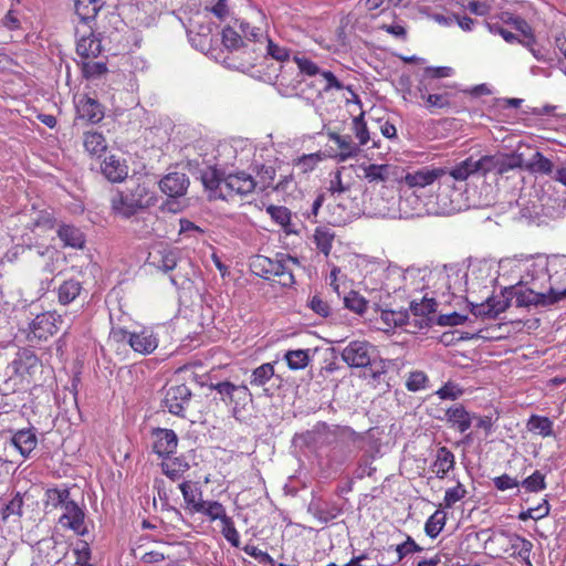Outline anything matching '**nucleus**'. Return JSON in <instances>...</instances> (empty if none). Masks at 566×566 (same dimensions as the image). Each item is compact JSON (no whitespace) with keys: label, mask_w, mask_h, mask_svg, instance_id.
I'll list each match as a JSON object with an SVG mask.
<instances>
[{"label":"nucleus","mask_w":566,"mask_h":566,"mask_svg":"<svg viewBox=\"0 0 566 566\" xmlns=\"http://www.w3.org/2000/svg\"><path fill=\"white\" fill-rule=\"evenodd\" d=\"M298 264L295 258L277 253L274 259L265 255H253L250 259V270L253 274L283 287H291L295 283L293 266Z\"/></svg>","instance_id":"1"},{"label":"nucleus","mask_w":566,"mask_h":566,"mask_svg":"<svg viewBox=\"0 0 566 566\" xmlns=\"http://www.w3.org/2000/svg\"><path fill=\"white\" fill-rule=\"evenodd\" d=\"M222 44L230 51L247 55L244 61L252 54L251 48L256 40L264 38V29L251 25L244 20L235 19L226 25L221 33Z\"/></svg>","instance_id":"2"},{"label":"nucleus","mask_w":566,"mask_h":566,"mask_svg":"<svg viewBox=\"0 0 566 566\" xmlns=\"http://www.w3.org/2000/svg\"><path fill=\"white\" fill-rule=\"evenodd\" d=\"M452 90L427 82L419 81L416 90L407 88L402 93V98L409 103H418L428 109L431 114L440 109L450 108L454 97Z\"/></svg>","instance_id":"3"},{"label":"nucleus","mask_w":566,"mask_h":566,"mask_svg":"<svg viewBox=\"0 0 566 566\" xmlns=\"http://www.w3.org/2000/svg\"><path fill=\"white\" fill-rule=\"evenodd\" d=\"M112 209L126 219L142 209V189L138 179L133 177L126 182L125 189L112 199Z\"/></svg>","instance_id":"4"},{"label":"nucleus","mask_w":566,"mask_h":566,"mask_svg":"<svg viewBox=\"0 0 566 566\" xmlns=\"http://www.w3.org/2000/svg\"><path fill=\"white\" fill-rule=\"evenodd\" d=\"M63 323L62 316L56 311H48L38 314L29 324V340H48L55 335Z\"/></svg>","instance_id":"5"},{"label":"nucleus","mask_w":566,"mask_h":566,"mask_svg":"<svg viewBox=\"0 0 566 566\" xmlns=\"http://www.w3.org/2000/svg\"><path fill=\"white\" fill-rule=\"evenodd\" d=\"M326 136L334 146L326 145L323 151L326 158L337 163H344L350 158H355L360 153L359 145L353 142L352 136L342 135L334 130H327Z\"/></svg>","instance_id":"6"},{"label":"nucleus","mask_w":566,"mask_h":566,"mask_svg":"<svg viewBox=\"0 0 566 566\" xmlns=\"http://www.w3.org/2000/svg\"><path fill=\"white\" fill-rule=\"evenodd\" d=\"M251 52L253 55L248 57L245 61L241 63V67H252L255 65V62L261 56H271L272 59L279 62H285L290 60V49L286 46L279 45L274 43L269 36L266 31L264 30V38L256 40L255 43L251 48Z\"/></svg>","instance_id":"7"},{"label":"nucleus","mask_w":566,"mask_h":566,"mask_svg":"<svg viewBox=\"0 0 566 566\" xmlns=\"http://www.w3.org/2000/svg\"><path fill=\"white\" fill-rule=\"evenodd\" d=\"M340 357L352 368H365L374 361L375 347L367 340H353L342 350Z\"/></svg>","instance_id":"8"},{"label":"nucleus","mask_w":566,"mask_h":566,"mask_svg":"<svg viewBox=\"0 0 566 566\" xmlns=\"http://www.w3.org/2000/svg\"><path fill=\"white\" fill-rule=\"evenodd\" d=\"M548 294L554 303L566 298V255L551 258Z\"/></svg>","instance_id":"9"},{"label":"nucleus","mask_w":566,"mask_h":566,"mask_svg":"<svg viewBox=\"0 0 566 566\" xmlns=\"http://www.w3.org/2000/svg\"><path fill=\"white\" fill-rule=\"evenodd\" d=\"M256 182L254 178L244 172L239 171L229 174L223 177L224 200H232L235 196L244 197L254 191Z\"/></svg>","instance_id":"10"},{"label":"nucleus","mask_w":566,"mask_h":566,"mask_svg":"<svg viewBox=\"0 0 566 566\" xmlns=\"http://www.w3.org/2000/svg\"><path fill=\"white\" fill-rule=\"evenodd\" d=\"M191 397V390L185 384L172 385L165 392L164 406L170 413L184 418Z\"/></svg>","instance_id":"11"},{"label":"nucleus","mask_w":566,"mask_h":566,"mask_svg":"<svg viewBox=\"0 0 566 566\" xmlns=\"http://www.w3.org/2000/svg\"><path fill=\"white\" fill-rule=\"evenodd\" d=\"M448 168L444 167H423L416 171L406 174L405 177L402 178V181L409 188H424L427 186L432 185L436 180L440 179L441 177L446 176Z\"/></svg>","instance_id":"12"},{"label":"nucleus","mask_w":566,"mask_h":566,"mask_svg":"<svg viewBox=\"0 0 566 566\" xmlns=\"http://www.w3.org/2000/svg\"><path fill=\"white\" fill-rule=\"evenodd\" d=\"M146 262L158 270L169 272L177 265V254L172 249L159 243L149 250Z\"/></svg>","instance_id":"13"},{"label":"nucleus","mask_w":566,"mask_h":566,"mask_svg":"<svg viewBox=\"0 0 566 566\" xmlns=\"http://www.w3.org/2000/svg\"><path fill=\"white\" fill-rule=\"evenodd\" d=\"M62 509L64 512L59 518L60 524L74 531L77 535H84L87 532L84 523V511L73 500L65 503Z\"/></svg>","instance_id":"14"},{"label":"nucleus","mask_w":566,"mask_h":566,"mask_svg":"<svg viewBox=\"0 0 566 566\" xmlns=\"http://www.w3.org/2000/svg\"><path fill=\"white\" fill-rule=\"evenodd\" d=\"M77 117L91 123H99L104 118V107L102 104L90 97L88 95H82L75 102Z\"/></svg>","instance_id":"15"},{"label":"nucleus","mask_w":566,"mask_h":566,"mask_svg":"<svg viewBox=\"0 0 566 566\" xmlns=\"http://www.w3.org/2000/svg\"><path fill=\"white\" fill-rule=\"evenodd\" d=\"M358 169L363 172L360 177L368 184L384 186L394 175L395 167L389 164L361 163Z\"/></svg>","instance_id":"16"},{"label":"nucleus","mask_w":566,"mask_h":566,"mask_svg":"<svg viewBox=\"0 0 566 566\" xmlns=\"http://www.w3.org/2000/svg\"><path fill=\"white\" fill-rule=\"evenodd\" d=\"M160 190L170 198H179L186 195L189 179L182 172H169L159 181Z\"/></svg>","instance_id":"17"},{"label":"nucleus","mask_w":566,"mask_h":566,"mask_svg":"<svg viewBox=\"0 0 566 566\" xmlns=\"http://www.w3.org/2000/svg\"><path fill=\"white\" fill-rule=\"evenodd\" d=\"M153 440V450L161 458L172 454L178 446L177 434L170 429L154 430Z\"/></svg>","instance_id":"18"},{"label":"nucleus","mask_w":566,"mask_h":566,"mask_svg":"<svg viewBox=\"0 0 566 566\" xmlns=\"http://www.w3.org/2000/svg\"><path fill=\"white\" fill-rule=\"evenodd\" d=\"M101 172L111 182H120L128 175L126 161L114 154L105 156L101 164Z\"/></svg>","instance_id":"19"},{"label":"nucleus","mask_w":566,"mask_h":566,"mask_svg":"<svg viewBox=\"0 0 566 566\" xmlns=\"http://www.w3.org/2000/svg\"><path fill=\"white\" fill-rule=\"evenodd\" d=\"M88 28L90 34L86 35L84 32L76 43V53L81 60H94L103 50L101 39L94 34L91 27Z\"/></svg>","instance_id":"20"},{"label":"nucleus","mask_w":566,"mask_h":566,"mask_svg":"<svg viewBox=\"0 0 566 566\" xmlns=\"http://www.w3.org/2000/svg\"><path fill=\"white\" fill-rule=\"evenodd\" d=\"M446 420L450 428H453L461 433L468 431L472 423L470 412L461 403H455L447 409Z\"/></svg>","instance_id":"21"},{"label":"nucleus","mask_w":566,"mask_h":566,"mask_svg":"<svg viewBox=\"0 0 566 566\" xmlns=\"http://www.w3.org/2000/svg\"><path fill=\"white\" fill-rule=\"evenodd\" d=\"M316 77V80L308 84V86L314 88L316 97H322L323 94L332 91H343L345 87L332 71L324 70Z\"/></svg>","instance_id":"22"},{"label":"nucleus","mask_w":566,"mask_h":566,"mask_svg":"<svg viewBox=\"0 0 566 566\" xmlns=\"http://www.w3.org/2000/svg\"><path fill=\"white\" fill-rule=\"evenodd\" d=\"M515 303L520 307L548 306L555 304L548 292H536L533 289H521L515 294Z\"/></svg>","instance_id":"23"},{"label":"nucleus","mask_w":566,"mask_h":566,"mask_svg":"<svg viewBox=\"0 0 566 566\" xmlns=\"http://www.w3.org/2000/svg\"><path fill=\"white\" fill-rule=\"evenodd\" d=\"M455 457L447 447H440L437 450L436 458L431 464V470L438 479H443L453 470Z\"/></svg>","instance_id":"24"},{"label":"nucleus","mask_w":566,"mask_h":566,"mask_svg":"<svg viewBox=\"0 0 566 566\" xmlns=\"http://www.w3.org/2000/svg\"><path fill=\"white\" fill-rule=\"evenodd\" d=\"M179 490L186 503V509L190 513L199 512L202 507V503L205 502L202 500V492L200 488L191 481H184L179 484Z\"/></svg>","instance_id":"25"},{"label":"nucleus","mask_w":566,"mask_h":566,"mask_svg":"<svg viewBox=\"0 0 566 566\" xmlns=\"http://www.w3.org/2000/svg\"><path fill=\"white\" fill-rule=\"evenodd\" d=\"M549 268L551 259L536 258L526 264L524 279L527 283L536 285V281L548 277Z\"/></svg>","instance_id":"26"},{"label":"nucleus","mask_w":566,"mask_h":566,"mask_svg":"<svg viewBox=\"0 0 566 566\" xmlns=\"http://www.w3.org/2000/svg\"><path fill=\"white\" fill-rule=\"evenodd\" d=\"M11 443L21 455L28 457L35 449L38 439L31 429H23L12 436Z\"/></svg>","instance_id":"27"},{"label":"nucleus","mask_w":566,"mask_h":566,"mask_svg":"<svg viewBox=\"0 0 566 566\" xmlns=\"http://www.w3.org/2000/svg\"><path fill=\"white\" fill-rule=\"evenodd\" d=\"M83 146L90 156L101 157L107 149V142L102 133L88 130L83 135Z\"/></svg>","instance_id":"28"},{"label":"nucleus","mask_w":566,"mask_h":566,"mask_svg":"<svg viewBox=\"0 0 566 566\" xmlns=\"http://www.w3.org/2000/svg\"><path fill=\"white\" fill-rule=\"evenodd\" d=\"M57 235L60 240L63 242L64 247H70L73 249H82L85 243V238L83 232L72 224H62L57 230Z\"/></svg>","instance_id":"29"},{"label":"nucleus","mask_w":566,"mask_h":566,"mask_svg":"<svg viewBox=\"0 0 566 566\" xmlns=\"http://www.w3.org/2000/svg\"><path fill=\"white\" fill-rule=\"evenodd\" d=\"M188 469L189 463L184 458L170 455L163 458V473L172 481L180 479Z\"/></svg>","instance_id":"30"},{"label":"nucleus","mask_w":566,"mask_h":566,"mask_svg":"<svg viewBox=\"0 0 566 566\" xmlns=\"http://www.w3.org/2000/svg\"><path fill=\"white\" fill-rule=\"evenodd\" d=\"M83 290V285L75 279L65 280L57 287V301L61 305H69L75 301Z\"/></svg>","instance_id":"31"},{"label":"nucleus","mask_w":566,"mask_h":566,"mask_svg":"<svg viewBox=\"0 0 566 566\" xmlns=\"http://www.w3.org/2000/svg\"><path fill=\"white\" fill-rule=\"evenodd\" d=\"M101 8V0H74L75 13L83 24L94 21Z\"/></svg>","instance_id":"32"},{"label":"nucleus","mask_w":566,"mask_h":566,"mask_svg":"<svg viewBox=\"0 0 566 566\" xmlns=\"http://www.w3.org/2000/svg\"><path fill=\"white\" fill-rule=\"evenodd\" d=\"M202 184L210 191V198L224 200L223 178L216 169H209L201 176Z\"/></svg>","instance_id":"33"},{"label":"nucleus","mask_w":566,"mask_h":566,"mask_svg":"<svg viewBox=\"0 0 566 566\" xmlns=\"http://www.w3.org/2000/svg\"><path fill=\"white\" fill-rule=\"evenodd\" d=\"M39 366L40 361L36 355L27 349L20 352L13 360L14 370L21 376L25 374L31 375Z\"/></svg>","instance_id":"34"},{"label":"nucleus","mask_w":566,"mask_h":566,"mask_svg":"<svg viewBox=\"0 0 566 566\" xmlns=\"http://www.w3.org/2000/svg\"><path fill=\"white\" fill-rule=\"evenodd\" d=\"M313 240L316 249L325 256H328L335 240V232L326 226H319L314 231Z\"/></svg>","instance_id":"35"},{"label":"nucleus","mask_w":566,"mask_h":566,"mask_svg":"<svg viewBox=\"0 0 566 566\" xmlns=\"http://www.w3.org/2000/svg\"><path fill=\"white\" fill-rule=\"evenodd\" d=\"M166 12V0H144V13L147 15L144 25L150 27L156 24L160 17Z\"/></svg>","instance_id":"36"},{"label":"nucleus","mask_w":566,"mask_h":566,"mask_svg":"<svg viewBox=\"0 0 566 566\" xmlns=\"http://www.w3.org/2000/svg\"><path fill=\"white\" fill-rule=\"evenodd\" d=\"M70 495H71V493L67 488L48 489L44 494V505L46 509H50V510H56L57 507H63L65 505V503L71 501Z\"/></svg>","instance_id":"37"},{"label":"nucleus","mask_w":566,"mask_h":566,"mask_svg":"<svg viewBox=\"0 0 566 566\" xmlns=\"http://www.w3.org/2000/svg\"><path fill=\"white\" fill-rule=\"evenodd\" d=\"M325 158L326 157L323 151L304 154L293 160V166L298 170L300 174H308L316 169L318 164Z\"/></svg>","instance_id":"38"},{"label":"nucleus","mask_w":566,"mask_h":566,"mask_svg":"<svg viewBox=\"0 0 566 566\" xmlns=\"http://www.w3.org/2000/svg\"><path fill=\"white\" fill-rule=\"evenodd\" d=\"M265 211L275 223H277L279 226H281L283 228V230L286 233L292 232V229H291L292 213L289 208H286L284 206L269 205L266 207Z\"/></svg>","instance_id":"39"},{"label":"nucleus","mask_w":566,"mask_h":566,"mask_svg":"<svg viewBox=\"0 0 566 566\" xmlns=\"http://www.w3.org/2000/svg\"><path fill=\"white\" fill-rule=\"evenodd\" d=\"M293 61L297 66L298 74L307 77H316L324 70H321L318 64L314 62L312 59L307 57L305 54L297 52L293 56Z\"/></svg>","instance_id":"40"},{"label":"nucleus","mask_w":566,"mask_h":566,"mask_svg":"<svg viewBox=\"0 0 566 566\" xmlns=\"http://www.w3.org/2000/svg\"><path fill=\"white\" fill-rule=\"evenodd\" d=\"M527 429L537 432L543 438L552 437L554 434V423L545 416L532 415L527 420Z\"/></svg>","instance_id":"41"},{"label":"nucleus","mask_w":566,"mask_h":566,"mask_svg":"<svg viewBox=\"0 0 566 566\" xmlns=\"http://www.w3.org/2000/svg\"><path fill=\"white\" fill-rule=\"evenodd\" d=\"M507 304L502 301L489 298L486 303L475 305L472 310L475 316L495 318L500 313L504 312Z\"/></svg>","instance_id":"42"},{"label":"nucleus","mask_w":566,"mask_h":566,"mask_svg":"<svg viewBox=\"0 0 566 566\" xmlns=\"http://www.w3.org/2000/svg\"><path fill=\"white\" fill-rule=\"evenodd\" d=\"M447 514L442 510H437L424 523V533L430 538H436L444 528Z\"/></svg>","instance_id":"43"},{"label":"nucleus","mask_w":566,"mask_h":566,"mask_svg":"<svg viewBox=\"0 0 566 566\" xmlns=\"http://www.w3.org/2000/svg\"><path fill=\"white\" fill-rule=\"evenodd\" d=\"M511 547L514 549L515 554L527 564H531V553L533 549V543L525 537L513 534L510 536Z\"/></svg>","instance_id":"44"},{"label":"nucleus","mask_w":566,"mask_h":566,"mask_svg":"<svg viewBox=\"0 0 566 566\" xmlns=\"http://www.w3.org/2000/svg\"><path fill=\"white\" fill-rule=\"evenodd\" d=\"M284 359L290 369H304L310 363V353L308 349L287 350L284 355Z\"/></svg>","instance_id":"45"},{"label":"nucleus","mask_w":566,"mask_h":566,"mask_svg":"<svg viewBox=\"0 0 566 566\" xmlns=\"http://www.w3.org/2000/svg\"><path fill=\"white\" fill-rule=\"evenodd\" d=\"M496 156V174L503 175L522 167L523 158L518 154H503Z\"/></svg>","instance_id":"46"},{"label":"nucleus","mask_w":566,"mask_h":566,"mask_svg":"<svg viewBox=\"0 0 566 566\" xmlns=\"http://www.w3.org/2000/svg\"><path fill=\"white\" fill-rule=\"evenodd\" d=\"M307 307L313 311L316 315L322 318H328L332 316L333 310L327 300H325L322 293L316 292L308 297Z\"/></svg>","instance_id":"47"},{"label":"nucleus","mask_w":566,"mask_h":566,"mask_svg":"<svg viewBox=\"0 0 566 566\" xmlns=\"http://www.w3.org/2000/svg\"><path fill=\"white\" fill-rule=\"evenodd\" d=\"M198 513L206 515L210 522L224 521L229 517L226 507L218 501H205Z\"/></svg>","instance_id":"48"},{"label":"nucleus","mask_w":566,"mask_h":566,"mask_svg":"<svg viewBox=\"0 0 566 566\" xmlns=\"http://www.w3.org/2000/svg\"><path fill=\"white\" fill-rule=\"evenodd\" d=\"M473 157H469L461 163L457 164L451 169H448L447 175L457 181H465L471 175H474Z\"/></svg>","instance_id":"49"},{"label":"nucleus","mask_w":566,"mask_h":566,"mask_svg":"<svg viewBox=\"0 0 566 566\" xmlns=\"http://www.w3.org/2000/svg\"><path fill=\"white\" fill-rule=\"evenodd\" d=\"M352 132L358 140L356 145H359V148L366 146L370 140V135L367 124L365 122L364 113H360L359 115L354 117L352 123Z\"/></svg>","instance_id":"50"},{"label":"nucleus","mask_w":566,"mask_h":566,"mask_svg":"<svg viewBox=\"0 0 566 566\" xmlns=\"http://www.w3.org/2000/svg\"><path fill=\"white\" fill-rule=\"evenodd\" d=\"M409 315L406 310H382L380 317L387 327H397L407 324Z\"/></svg>","instance_id":"51"},{"label":"nucleus","mask_w":566,"mask_h":566,"mask_svg":"<svg viewBox=\"0 0 566 566\" xmlns=\"http://www.w3.org/2000/svg\"><path fill=\"white\" fill-rule=\"evenodd\" d=\"M344 306L358 315H363L367 311L368 301L358 292L350 291L344 297Z\"/></svg>","instance_id":"52"},{"label":"nucleus","mask_w":566,"mask_h":566,"mask_svg":"<svg viewBox=\"0 0 566 566\" xmlns=\"http://www.w3.org/2000/svg\"><path fill=\"white\" fill-rule=\"evenodd\" d=\"M554 165L551 159L545 157L541 151H536L531 163L528 164V169L532 172L541 174V175H549L553 172Z\"/></svg>","instance_id":"53"},{"label":"nucleus","mask_w":566,"mask_h":566,"mask_svg":"<svg viewBox=\"0 0 566 566\" xmlns=\"http://www.w3.org/2000/svg\"><path fill=\"white\" fill-rule=\"evenodd\" d=\"M405 537L406 538L402 543L397 544L395 546V552L397 554V563L401 562L407 556L415 553H420L423 549L419 544L416 543V541L410 535L405 534Z\"/></svg>","instance_id":"54"},{"label":"nucleus","mask_w":566,"mask_h":566,"mask_svg":"<svg viewBox=\"0 0 566 566\" xmlns=\"http://www.w3.org/2000/svg\"><path fill=\"white\" fill-rule=\"evenodd\" d=\"M274 375V366L271 363L262 364L256 367L251 375L250 384L252 386L265 385Z\"/></svg>","instance_id":"55"},{"label":"nucleus","mask_w":566,"mask_h":566,"mask_svg":"<svg viewBox=\"0 0 566 566\" xmlns=\"http://www.w3.org/2000/svg\"><path fill=\"white\" fill-rule=\"evenodd\" d=\"M429 378L422 370L410 371L406 378L405 386L407 390L416 392L427 388Z\"/></svg>","instance_id":"56"},{"label":"nucleus","mask_w":566,"mask_h":566,"mask_svg":"<svg viewBox=\"0 0 566 566\" xmlns=\"http://www.w3.org/2000/svg\"><path fill=\"white\" fill-rule=\"evenodd\" d=\"M468 494L465 486L458 482L454 486L446 490L443 497V506L446 509H451L455 503L463 500Z\"/></svg>","instance_id":"57"},{"label":"nucleus","mask_w":566,"mask_h":566,"mask_svg":"<svg viewBox=\"0 0 566 566\" xmlns=\"http://www.w3.org/2000/svg\"><path fill=\"white\" fill-rule=\"evenodd\" d=\"M437 310V302L433 298L423 297L420 302L412 301L410 303V312L415 316L427 317Z\"/></svg>","instance_id":"58"},{"label":"nucleus","mask_w":566,"mask_h":566,"mask_svg":"<svg viewBox=\"0 0 566 566\" xmlns=\"http://www.w3.org/2000/svg\"><path fill=\"white\" fill-rule=\"evenodd\" d=\"M350 172V167L340 166L335 171L334 178L331 180L329 190L332 193H343L349 190L348 184H345V176Z\"/></svg>","instance_id":"59"},{"label":"nucleus","mask_w":566,"mask_h":566,"mask_svg":"<svg viewBox=\"0 0 566 566\" xmlns=\"http://www.w3.org/2000/svg\"><path fill=\"white\" fill-rule=\"evenodd\" d=\"M23 509V496L20 492H17L15 495L9 501V503L2 509L1 518L2 521H7L11 515L22 516Z\"/></svg>","instance_id":"60"},{"label":"nucleus","mask_w":566,"mask_h":566,"mask_svg":"<svg viewBox=\"0 0 566 566\" xmlns=\"http://www.w3.org/2000/svg\"><path fill=\"white\" fill-rule=\"evenodd\" d=\"M221 533L223 537L233 546H240V534L235 528L232 517H227L221 522Z\"/></svg>","instance_id":"61"},{"label":"nucleus","mask_w":566,"mask_h":566,"mask_svg":"<svg viewBox=\"0 0 566 566\" xmlns=\"http://www.w3.org/2000/svg\"><path fill=\"white\" fill-rule=\"evenodd\" d=\"M522 486L527 492H539L546 489L545 475L541 471L536 470L522 481Z\"/></svg>","instance_id":"62"},{"label":"nucleus","mask_w":566,"mask_h":566,"mask_svg":"<svg viewBox=\"0 0 566 566\" xmlns=\"http://www.w3.org/2000/svg\"><path fill=\"white\" fill-rule=\"evenodd\" d=\"M464 390L458 384L447 381L436 391V395L442 400H457L463 395Z\"/></svg>","instance_id":"63"},{"label":"nucleus","mask_w":566,"mask_h":566,"mask_svg":"<svg viewBox=\"0 0 566 566\" xmlns=\"http://www.w3.org/2000/svg\"><path fill=\"white\" fill-rule=\"evenodd\" d=\"M82 72L86 78L99 76L107 72L106 63L94 60H81Z\"/></svg>","instance_id":"64"}]
</instances>
